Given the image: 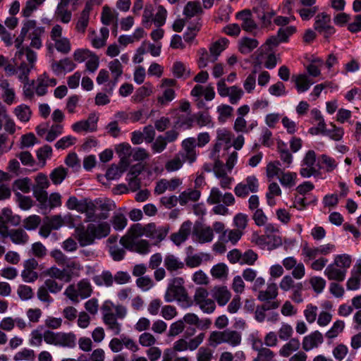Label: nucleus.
<instances>
[{
	"instance_id": "nucleus-49",
	"label": "nucleus",
	"mask_w": 361,
	"mask_h": 361,
	"mask_svg": "<svg viewBox=\"0 0 361 361\" xmlns=\"http://www.w3.org/2000/svg\"><path fill=\"white\" fill-rule=\"evenodd\" d=\"M68 171L63 166L54 169L50 173V179L55 185H59L66 178Z\"/></svg>"
},
{
	"instance_id": "nucleus-52",
	"label": "nucleus",
	"mask_w": 361,
	"mask_h": 361,
	"mask_svg": "<svg viewBox=\"0 0 361 361\" xmlns=\"http://www.w3.org/2000/svg\"><path fill=\"white\" fill-rule=\"evenodd\" d=\"M216 111L219 114L218 120L223 123L232 116L233 108L228 104H221L217 106Z\"/></svg>"
},
{
	"instance_id": "nucleus-54",
	"label": "nucleus",
	"mask_w": 361,
	"mask_h": 361,
	"mask_svg": "<svg viewBox=\"0 0 361 361\" xmlns=\"http://www.w3.org/2000/svg\"><path fill=\"white\" fill-rule=\"evenodd\" d=\"M109 252L114 261H121L126 255V250L118 245H108Z\"/></svg>"
},
{
	"instance_id": "nucleus-58",
	"label": "nucleus",
	"mask_w": 361,
	"mask_h": 361,
	"mask_svg": "<svg viewBox=\"0 0 361 361\" xmlns=\"http://www.w3.org/2000/svg\"><path fill=\"white\" fill-rule=\"evenodd\" d=\"M152 93V87L151 85L145 84L139 87L133 96L134 101L140 102L144 98L149 96Z\"/></svg>"
},
{
	"instance_id": "nucleus-33",
	"label": "nucleus",
	"mask_w": 361,
	"mask_h": 361,
	"mask_svg": "<svg viewBox=\"0 0 361 361\" xmlns=\"http://www.w3.org/2000/svg\"><path fill=\"white\" fill-rule=\"evenodd\" d=\"M259 42L257 39L243 37L239 42V51L243 54H247L257 47Z\"/></svg>"
},
{
	"instance_id": "nucleus-29",
	"label": "nucleus",
	"mask_w": 361,
	"mask_h": 361,
	"mask_svg": "<svg viewBox=\"0 0 361 361\" xmlns=\"http://www.w3.org/2000/svg\"><path fill=\"white\" fill-rule=\"evenodd\" d=\"M228 42L226 38H221L211 45L209 48L210 54L212 56L211 62H215L217 60L218 56L227 47Z\"/></svg>"
},
{
	"instance_id": "nucleus-45",
	"label": "nucleus",
	"mask_w": 361,
	"mask_h": 361,
	"mask_svg": "<svg viewBox=\"0 0 361 361\" xmlns=\"http://www.w3.org/2000/svg\"><path fill=\"white\" fill-rule=\"evenodd\" d=\"M225 330L213 331L210 333L208 338V345L212 348H216L219 345L225 343Z\"/></svg>"
},
{
	"instance_id": "nucleus-20",
	"label": "nucleus",
	"mask_w": 361,
	"mask_h": 361,
	"mask_svg": "<svg viewBox=\"0 0 361 361\" xmlns=\"http://www.w3.org/2000/svg\"><path fill=\"white\" fill-rule=\"evenodd\" d=\"M37 22L35 20H27L23 24V27L20 30V33L18 37L15 39V47L18 49L17 51H20L22 49L27 48L23 45V43L27 36V32L31 30L36 25Z\"/></svg>"
},
{
	"instance_id": "nucleus-9",
	"label": "nucleus",
	"mask_w": 361,
	"mask_h": 361,
	"mask_svg": "<svg viewBox=\"0 0 361 361\" xmlns=\"http://www.w3.org/2000/svg\"><path fill=\"white\" fill-rule=\"evenodd\" d=\"M205 338L204 333H200L193 338L190 339L188 341L185 338H180L173 343V350L176 353L177 352H182L185 350L193 351L196 350L200 345L203 342Z\"/></svg>"
},
{
	"instance_id": "nucleus-41",
	"label": "nucleus",
	"mask_w": 361,
	"mask_h": 361,
	"mask_svg": "<svg viewBox=\"0 0 361 361\" xmlns=\"http://www.w3.org/2000/svg\"><path fill=\"white\" fill-rule=\"evenodd\" d=\"M45 275L51 277L52 279L64 280L66 282L71 281V276L66 273L65 269H60L56 267H51L47 269L45 271Z\"/></svg>"
},
{
	"instance_id": "nucleus-1",
	"label": "nucleus",
	"mask_w": 361,
	"mask_h": 361,
	"mask_svg": "<svg viewBox=\"0 0 361 361\" xmlns=\"http://www.w3.org/2000/svg\"><path fill=\"white\" fill-rule=\"evenodd\" d=\"M110 231V224L106 221L89 224L86 227L80 224L75 228V238L80 247H85L94 244L96 239L106 237Z\"/></svg>"
},
{
	"instance_id": "nucleus-8",
	"label": "nucleus",
	"mask_w": 361,
	"mask_h": 361,
	"mask_svg": "<svg viewBox=\"0 0 361 361\" xmlns=\"http://www.w3.org/2000/svg\"><path fill=\"white\" fill-rule=\"evenodd\" d=\"M209 293L204 288H197L194 295V302L205 313H212L216 307L214 301L208 298Z\"/></svg>"
},
{
	"instance_id": "nucleus-40",
	"label": "nucleus",
	"mask_w": 361,
	"mask_h": 361,
	"mask_svg": "<svg viewBox=\"0 0 361 361\" xmlns=\"http://www.w3.org/2000/svg\"><path fill=\"white\" fill-rule=\"evenodd\" d=\"M224 339L225 343H228L232 347H236L240 344L242 336L239 331L227 329L225 330Z\"/></svg>"
},
{
	"instance_id": "nucleus-47",
	"label": "nucleus",
	"mask_w": 361,
	"mask_h": 361,
	"mask_svg": "<svg viewBox=\"0 0 361 361\" xmlns=\"http://www.w3.org/2000/svg\"><path fill=\"white\" fill-rule=\"evenodd\" d=\"M54 16L56 20L63 23H68L72 18V13L68 9V7L56 6Z\"/></svg>"
},
{
	"instance_id": "nucleus-12",
	"label": "nucleus",
	"mask_w": 361,
	"mask_h": 361,
	"mask_svg": "<svg viewBox=\"0 0 361 361\" xmlns=\"http://www.w3.org/2000/svg\"><path fill=\"white\" fill-rule=\"evenodd\" d=\"M324 342L322 334L316 330L305 336L302 342V349L308 352L314 348H317Z\"/></svg>"
},
{
	"instance_id": "nucleus-62",
	"label": "nucleus",
	"mask_w": 361,
	"mask_h": 361,
	"mask_svg": "<svg viewBox=\"0 0 361 361\" xmlns=\"http://www.w3.org/2000/svg\"><path fill=\"white\" fill-rule=\"evenodd\" d=\"M15 361H35V354L33 350L28 348H23L22 350L18 352L13 357Z\"/></svg>"
},
{
	"instance_id": "nucleus-5",
	"label": "nucleus",
	"mask_w": 361,
	"mask_h": 361,
	"mask_svg": "<svg viewBox=\"0 0 361 361\" xmlns=\"http://www.w3.org/2000/svg\"><path fill=\"white\" fill-rule=\"evenodd\" d=\"M183 279L181 277H177L173 279L164 294V300L167 302L174 300L180 302H188V295L185 287L183 286Z\"/></svg>"
},
{
	"instance_id": "nucleus-56",
	"label": "nucleus",
	"mask_w": 361,
	"mask_h": 361,
	"mask_svg": "<svg viewBox=\"0 0 361 361\" xmlns=\"http://www.w3.org/2000/svg\"><path fill=\"white\" fill-rule=\"evenodd\" d=\"M345 327V323L342 320L336 321L331 328L326 331L325 336L329 339H333L341 334Z\"/></svg>"
},
{
	"instance_id": "nucleus-10",
	"label": "nucleus",
	"mask_w": 361,
	"mask_h": 361,
	"mask_svg": "<svg viewBox=\"0 0 361 361\" xmlns=\"http://www.w3.org/2000/svg\"><path fill=\"white\" fill-rule=\"evenodd\" d=\"M108 67L113 76V80L109 81L104 87V91L109 95L113 94L119 78L123 74V66L118 59H114L109 63Z\"/></svg>"
},
{
	"instance_id": "nucleus-23",
	"label": "nucleus",
	"mask_w": 361,
	"mask_h": 361,
	"mask_svg": "<svg viewBox=\"0 0 361 361\" xmlns=\"http://www.w3.org/2000/svg\"><path fill=\"white\" fill-rule=\"evenodd\" d=\"M32 32L29 35L28 39H30V44L28 47L39 49L42 47V36L45 32L44 27H37V25L33 27Z\"/></svg>"
},
{
	"instance_id": "nucleus-63",
	"label": "nucleus",
	"mask_w": 361,
	"mask_h": 361,
	"mask_svg": "<svg viewBox=\"0 0 361 361\" xmlns=\"http://www.w3.org/2000/svg\"><path fill=\"white\" fill-rule=\"evenodd\" d=\"M63 126L60 123L52 125L48 130L45 140L47 142L54 141L57 137L63 133Z\"/></svg>"
},
{
	"instance_id": "nucleus-14",
	"label": "nucleus",
	"mask_w": 361,
	"mask_h": 361,
	"mask_svg": "<svg viewBox=\"0 0 361 361\" xmlns=\"http://www.w3.org/2000/svg\"><path fill=\"white\" fill-rule=\"evenodd\" d=\"M260 339H255L252 343V349L257 352V357L252 361H272L275 353L267 347L262 346Z\"/></svg>"
},
{
	"instance_id": "nucleus-22",
	"label": "nucleus",
	"mask_w": 361,
	"mask_h": 361,
	"mask_svg": "<svg viewBox=\"0 0 361 361\" xmlns=\"http://www.w3.org/2000/svg\"><path fill=\"white\" fill-rule=\"evenodd\" d=\"M192 233L200 243H209L214 238L213 229L209 226L195 227Z\"/></svg>"
},
{
	"instance_id": "nucleus-28",
	"label": "nucleus",
	"mask_w": 361,
	"mask_h": 361,
	"mask_svg": "<svg viewBox=\"0 0 361 361\" xmlns=\"http://www.w3.org/2000/svg\"><path fill=\"white\" fill-rule=\"evenodd\" d=\"M279 350V355L282 357H289L293 352L299 350L300 342L298 338H291Z\"/></svg>"
},
{
	"instance_id": "nucleus-27",
	"label": "nucleus",
	"mask_w": 361,
	"mask_h": 361,
	"mask_svg": "<svg viewBox=\"0 0 361 361\" xmlns=\"http://www.w3.org/2000/svg\"><path fill=\"white\" fill-rule=\"evenodd\" d=\"M318 159L319 169H324L328 173L332 172L338 166L336 159L327 154H323L320 155Z\"/></svg>"
},
{
	"instance_id": "nucleus-57",
	"label": "nucleus",
	"mask_w": 361,
	"mask_h": 361,
	"mask_svg": "<svg viewBox=\"0 0 361 361\" xmlns=\"http://www.w3.org/2000/svg\"><path fill=\"white\" fill-rule=\"evenodd\" d=\"M56 49L63 54H68L71 50V44L69 39L62 37L54 41Z\"/></svg>"
},
{
	"instance_id": "nucleus-17",
	"label": "nucleus",
	"mask_w": 361,
	"mask_h": 361,
	"mask_svg": "<svg viewBox=\"0 0 361 361\" xmlns=\"http://www.w3.org/2000/svg\"><path fill=\"white\" fill-rule=\"evenodd\" d=\"M192 222L190 221H185L180 226L178 231L171 235V240L176 245H180L185 242L191 233Z\"/></svg>"
},
{
	"instance_id": "nucleus-44",
	"label": "nucleus",
	"mask_w": 361,
	"mask_h": 361,
	"mask_svg": "<svg viewBox=\"0 0 361 361\" xmlns=\"http://www.w3.org/2000/svg\"><path fill=\"white\" fill-rule=\"evenodd\" d=\"M181 155V152H179L178 154L175 155V157L168 161L165 164V169L169 172H172L180 169L184 161H186L185 159H183Z\"/></svg>"
},
{
	"instance_id": "nucleus-53",
	"label": "nucleus",
	"mask_w": 361,
	"mask_h": 361,
	"mask_svg": "<svg viewBox=\"0 0 361 361\" xmlns=\"http://www.w3.org/2000/svg\"><path fill=\"white\" fill-rule=\"evenodd\" d=\"M15 196L19 207L23 210H28L34 204V202L30 197L25 196L19 192H16Z\"/></svg>"
},
{
	"instance_id": "nucleus-7",
	"label": "nucleus",
	"mask_w": 361,
	"mask_h": 361,
	"mask_svg": "<svg viewBox=\"0 0 361 361\" xmlns=\"http://www.w3.org/2000/svg\"><path fill=\"white\" fill-rule=\"evenodd\" d=\"M314 28L319 34L323 35L326 39H329L336 32L335 28L331 25L330 15L324 12L316 16Z\"/></svg>"
},
{
	"instance_id": "nucleus-50",
	"label": "nucleus",
	"mask_w": 361,
	"mask_h": 361,
	"mask_svg": "<svg viewBox=\"0 0 361 361\" xmlns=\"http://www.w3.org/2000/svg\"><path fill=\"white\" fill-rule=\"evenodd\" d=\"M42 221L41 217L36 214L30 215L23 221V227L27 231H34L38 228Z\"/></svg>"
},
{
	"instance_id": "nucleus-26",
	"label": "nucleus",
	"mask_w": 361,
	"mask_h": 361,
	"mask_svg": "<svg viewBox=\"0 0 361 361\" xmlns=\"http://www.w3.org/2000/svg\"><path fill=\"white\" fill-rule=\"evenodd\" d=\"M279 305L280 302H265L262 305H258L255 312V319L259 322H264L266 317L265 312L276 310L279 307Z\"/></svg>"
},
{
	"instance_id": "nucleus-51",
	"label": "nucleus",
	"mask_w": 361,
	"mask_h": 361,
	"mask_svg": "<svg viewBox=\"0 0 361 361\" xmlns=\"http://www.w3.org/2000/svg\"><path fill=\"white\" fill-rule=\"evenodd\" d=\"M228 274V268L224 263H219L211 269L212 276L218 279H226Z\"/></svg>"
},
{
	"instance_id": "nucleus-2",
	"label": "nucleus",
	"mask_w": 361,
	"mask_h": 361,
	"mask_svg": "<svg viewBox=\"0 0 361 361\" xmlns=\"http://www.w3.org/2000/svg\"><path fill=\"white\" fill-rule=\"evenodd\" d=\"M102 320L108 330L118 336L121 331L122 325L118 319H123L127 315V308L123 305H114L106 301L102 307Z\"/></svg>"
},
{
	"instance_id": "nucleus-18",
	"label": "nucleus",
	"mask_w": 361,
	"mask_h": 361,
	"mask_svg": "<svg viewBox=\"0 0 361 361\" xmlns=\"http://www.w3.org/2000/svg\"><path fill=\"white\" fill-rule=\"evenodd\" d=\"M51 67L53 72L56 75H59L63 73L71 72L75 68L76 65L71 59L65 58L59 61H54Z\"/></svg>"
},
{
	"instance_id": "nucleus-59",
	"label": "nucleus",
	"mask_w": 361,
	"mask_h": 361,
	"mask_svg": "<svg viewBox=\"0 0 361 361\" xmlns=\"http://www.w3.org/2000/svg\"><path fill=\"white\" fill-rule=\"evenodd\" d=\"M30 185L31 182L30 178H19L13 182V191L19 190L24 193H27L30 191Z\"/></svg>"
},
{
	"instance_id": "nucleus-60",
	"label": "nucleus",
	"mask_w": 361,
	"mask_h": 361,
	"mask_svg": "<svg viewBox=\"0 0 361 361\" xmlns=\"http://www.w3.org/2000/svg\"><path fill=\"white\" fill-rule=\"evenodd\" d=\"M16 116L21 121L27 122L30 120L31 111L30 107L25 104L18 106L14 111Z\"/></svg>"
},
{
	"instance_id": "nucleus-3",
	"label": "nucleus",
	"mask_w": 361,
	"mask_h": 361,
	"mask_svg": "<svg viewBox=\"0 0 361 361\" xmlns=\"http://www.w3.org/2000/svg\"><path fill=\"white\" fill-rule=\"evenodd\" d=\"M16 61H20V63L18 67L19 72L18 78L19 80L23 83H27L29 80V74L35 67L37 61V54L30 47L16 51L15 54Z\"/></svg>"
},
{
	"instance_id": "nucleus-32",
	"label": "nucleus",
	"mask_w": 361,
	"mask_h": 361,
	"mask_svg": "<svg viewBox=\"0 0 361 361\" xmlns=\"http://www.w3.org/2000/svg\"><path fill=\"white\" fill-rule=\"evenodd\" d=\"M213 297L220 306H224L231 298V293L225 286L218 287L214 289Z\"/></svg>"
},
{
	"instance_id": "nucleus-13",
	"label": "nucleus",
	"mask_w": 361,
	"mask_h": 361,
	"mask_svg": "<svg viewBox=\"0 0 361 361\" xmlns=\"http://www.w3.org/2000/svg\"><path fill=\"white\" fill-rule=\"evenodd\" d=\"M196 139L195 137H188L181 142V147L183 152H181L183 159L188 161L190 164L196 160Z\"/></svg>"
},
{
	"instance_id": "nucleus-6",
	"label": "nucleus",
	"mask_w": 361,
	"mask_h": 361,
	"mask_svg": "<svg viewBox=\"0 0 361 361\" xmlns=\"http://www.w3.org/2000/svg\"><path fill=\"white\" fill-rule=\"evenodd\" d=\"M259 185V180L255 176H248L243 181L235 185L234 192L237 197L245 198L250 192L255 193L258 192Z\"/></svg>"
},
{
	"instance_id": "nucleus-55",
	"label": "nucleus",
	"mask_w": 361,
	"mask_h": 361,
	"mask_svg": "<svg viewBox=\"0 0 361 361\" xmlns=\"http://www.w3.org/2000/svg\"><path fill=\"white\" fill-rule=\"evenodd\" d=\"M150 251V245L147 240H135L131 252H135L140 255H146Z\"/></svg>"
},
{
	"instance_id": "nucleus-11",
	"label": "nucleus",
	"mask_w": 361,
	"mask_h": 361,
	"mask_svg": "<svg viewBox=\"0 0 361 361\" xmlns=\"http://www.w3.org/2000/svg\"><path fill=\"white\" fill-rule=\"evenodd\" d=\"M145 235L154 240V244L161 242L169 233L167 226H156L153 223L149 224L145 226Z\"/></svg>"
},
{
	"instance_id": "nucleus-46",
	"label": "nucleus",
	"mask_w": 361,
	"mask_h": 361,
	"mask_svg": "<svg viewBox=\"0 0 361 361\" xmlns=\"http://www.w3.org/2000/svg\"><path fill=\"white\" fill-rule=\"evenodd\" d=\"M297 173L295 172H282L279 177L281 184L286 188H292L295 185Z\"/></svg>"
},
{
	"instance_id": "nucleus-30",
	"label": "nucleus",
	"mask_w": 361,
	"mask_h": 361,
	"mask_svg": "<svg viewBox=\"0 0 361 361\" xmlns=\"http://www.w3.org/2000/svg\"><path fill=\"white\" fill-rule=\"evenodd\" d=\"M76 345V336L73 333L59 332L56 346L74 348Z\"/></svg>"
},
{
	"instance_id": "nucleus-39",
	"label": "nucleus",
	"mask_w": 361,
	"mask_h": 361,
	"mask_svg": "<svg viewBox=\"0 0 361 361\" xmlns=\"http://www.w3.org/2000/svg\"><path fill=\"white\" fill-rule=\"evenodd\" d=\"M318 247H311L307 242H304L301 245V255L304 257V262H308L311 259H315L318 255Z\"/></svg>"
},
{
	"instance_id": "nucleus-31",
	"label": "nucleus",
	"mask_w": 361,
	"mask_h": 361,
	"mask_svg": "<svg viewBox=\"0 0 361 361\" xmlns=\"http://www.w3.org/2000/svg\"><path fill=\"white\" fill-rule=\"evenodd\" d=\"M202 12L203 11L200 1H190L185 6L183 13L187 18H191L202 13Z\"/></svg>"
},
{
	"instance_id": "nucleus-25",
	"label": "nucleus",
	"mask_w": 361,
	"mask_h": 361,
	"mask_svg": "<svg viewBox=\"0 0 361 361\" xmlns=\"http://www.w3.org/2000/svg\"><path fill=\"white\" fill-rule=\"evenodd\" d=\"M324 274L329 280L343 281L346 275L345 269H342L334 264L327 266Z\"/></svg>"
},
{
	"instance_id": "nucleus-43",
	"label": "nucleus",
	"mask_w": 361,
	"mask_h": 361,
	"mask_svg": "<svg viewBox=\"0 0 361 361\" xmlns=\"http://www.w3.org/2000/svg\"><path fill=\"white\" fill-rule=\"evenodd\" d=\"M172 73L177 78L186 79L190 76V70L183 63L176 61L172 67Z\"/></svg>"
},
{
	"instance_id": "nucleus-36",
	"label": "nucleus",
	"mask_w": 361,
	"mask_h": 361,
	"mask_svg": "<svg viewBox=\"0 0 361 361\" xmlns=\"http://www.w3.org/2000/svg\"><path fill=\"white\" fill-rule=\"evenodd\" d=\"M243 232L241 231L238 229L228 230L224 231L220 235L219 240L224 243L231 242L233 245H235L241 238Z\"/></svg>"
},
{
	"instance_id": "nucleus-34",
	"label": "nucleus",
	"mask_w": 361,
	"mask_h": 361,
	"mask_svg": "<svg viewBox=\"0 0 361 361\" xmlns=\"http://www.w3.org/2000/svg\"><path fill=\"white\" fill-rule=\"evenodd\" d=\"M294 82L298 92L302 93L307 91L313 82L305 74H300L294 77Z\"/></svg>"
},
{
	"instance_id": "nucleus-21",
	"label": "nucleus",
	"mask_w": 361,
	"mask_h": 361,
	"mask_svg": "<svg viewBox=\"0 0 361 361\" xmlns=\"http://www.w3.org/2000/svg\"><path fill=\"white\" fill-rule=\"evenodd\" d=\"M165 268L171 274L178 272L184 267V263L173 254L168 253L164 259Z\"/></svg>"
},
{
	"instance_id": "nucleus-24",
	"label": "nucleus",
	"mask_w": 361,
	"mask_h": 361,
	"mask_svg": "<svg viewBox=\"0 0 361 361\" xmlns=\"http://www.w3.org/2000/svg\"><path fill=\"white\" fill-rule=\"evenodd\" d=\"M8 237L13 243L20 245L27 244L30 240L29 235L22 228L11 229Z\"/></svg>"
},
{
	"instance_id": "nucleus-48",
	"label": "nucleus",
	"mask_w": 361,
	"mask_h": 361,
	"mask_svg": "<svg viewBox=\"0 0 361 361\" xmlns=\"http://www.w3.org/2000/svg\"><path fill=\"white\" fill-rule=\"evenodd\" d=\"M43 326H38L35 329L32 330L30 333V338L29 339V344L32 346H40L44 339Z\"/></svg>"
},
{
	"instance_id": "nucleus-64",
	"label": "nucleus",
	"mask_w": 361,
	"mask_h": 361,
	"mask_svg": "<svg viewBox=\"0 0 361 361\" xmlns=\"http://www.w3.org/2000/svg\"><path fill=\"white\" fill-rule=\"evenodd\" d=\"M138 341L142 346L151 348L156 344L157 339L151 333L144 332L140 335Z\"/></svg>"
},
{
	"instance_id": "nucleus-38",
	"label": "nucleus",
	"mask_w": 361,
	"mask_h": 361,
	"mask_svg": "<svg viewBox=\"0 0 361 361\" xmlns=\"http://www.w3.org/2000/svg\"><path fill=\"white\" fill-rule=\"evenodd\" d=\"M194 122L200 127H213L214 123L211 116L207 111H200L192 115Z\"/></svg>"
},
{
	"instance_id": "nucleus-19",
	"label": "nucleus",
	"mask_w": 361,
	"mask_h": 361,
	"mask_svg": "<svg viewBox=\"0 0 361 361\" xmlns=\"http://www.w3.org/2000/svg\"><path fill=\"white\" fill-rule=\"evenodd\" d=\"M235 18L243 21L241 27L246 32H252L257 28V25L252 18V13L250 10L245 9L236 13Z\"/></svg>"
},
{
	"instance_id": "nucleus-35",
	"label": "nucleus",
	"mask_w": 361,
	"mask_h": 361,
	"mask_svg": "<svg viewBox=\"0 0 361 361\" xmlns=\"http://www.w3.org/2000/svg\"><path fill=\"white\" fill-rule=\"evenodd\" d=\"M92 279L94 283L99 286L110 287L114 283L113 275L109 271H103L101 274L94 276Z\"/></svg>"
},
{
	"instance_id": "nucleus-37",
	"label": "nucleus",
	"mask_w": 361,
	"mask_h": 361,
	"mask_svg": "<svg viewBox=\"0 0 361 361\" xmlns=\"http://www.w3.org/2000/svg\"><path fill=\"white\" fill-rule=\"evenodd\" d=\"M77 289L79 297L81 299H85L91 296L92 293V287L90 282L87 279H83L78 282Z\"/></svg>"
},
{
	"instance_id": "nucleus-4",
	"label": "nucleus",
	"mask_w": 361,
	"mask_h": 361,
	"mask_svg": "<svg viewBox=\"0 0 361 361\" xmlns=\"http://www.w3.org/2000/svg\"><path fill=\"white\" fill-rule=\"evenodd\" d=\"M154 12L153 5L147 4L145 6L142 17V25L147 29L150 28L152 23L157 27H161L166 22L168 12L163 5H158L156 13L154 14Z\"/></svg>"
},
{
	"instance_id": "nucleus-16",
	"label": "nucleus",
	"mask_w": 361,
	"mask_h": 361,
	"mask_svg": "<svg viewBox=\"0 0 361 361\" xmlns=\"http://www.w3.org/2000/svg\"><path fill=\"white\" fill-rule=\"evenodd\" d=\"M37 83L35 87L36 94L38 96H44L47 92V87H54L57 84L55 78H50L49 74L44 73L39 76L37 80Z\"/></svg>"
},
{
	"instance_id": "nucleus-42",
	"label": "nucleus",
	"mask_w": 361,
	"mask_h": 361,
	"mask_svg": "<svg viewBox=\"0 0 361 361\" xmlns=\"http://www.w3.org/2000/svg\"><path fill=\"white\" fill-rule=\"evenodd\" d=\"M200 197L198 190L188 189L183 191L179 195V202L181 205L186 204L189 201H197Z\"/></svg>"
},
{
	"instance_id": "nucleus-15",
	"label": "nucleus",
	"mask_w": 361,
	"mask_h": 361,
	"mask_svg": "<svg viewBox=\"0 0 361 361\" xmlns=\"http://www.w3.org/2000/svg\"><path fill=\"white\" fill-rule=\"evenodd\" d=\"M278 286L275 283H269L265 290L259 291L257 298L261 301L265 302H279L276 300L278 296Z\"/></svg>"
},
{
	"instance_id": "nucleus-61",
	"label": "nucleus",
	"mask_w": 361,
	"mask_h": 361,
	"mask_svg": "<svg viewBox=\"0 0 361 361\" xmlns=\"http://www.w3.org/2000/svg\"><path fill=\"white\" fill-rule=\"evenodd\" d=\"M331 129H328L326 131L325 135L328 136L330 139L334 141H340L344 135V130L341 127H337L335 124L331 123Z\"/></svg>"
}]
</instances>
